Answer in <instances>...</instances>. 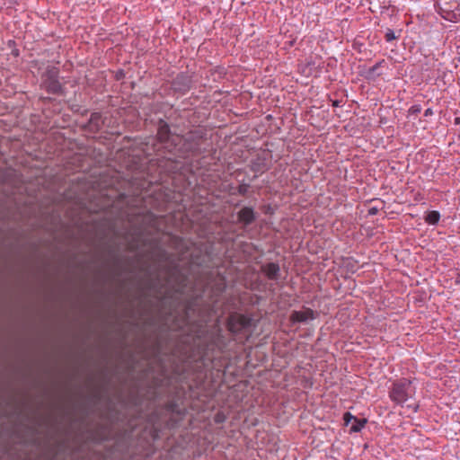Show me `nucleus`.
<instances>
[{"label": "nucleus", "instance_id": "dca6fc26", "mask_svg": "<svg viewBox=\"0 0 460 460\" xmlns=\"http://www.w3.org/2000/svg\"><path fill=\"white\" fill-rule=\"evenodd\" d=\"M366 423H367V420L366 419H358V418H356L355 420H354V423L350 427V431L351 432H359L364 428Z\"/></svg>", "mask_w": 460, "mask_h": 460}, {"label": "nucleus", "instance_id": "9d476101", "mask_svg": "<svg viewBox=\"0 0 460 460\" xmlns=\"http://www.w3.org/2000/svg\"><path fill=\"white\" fill-rule=\"evenodd\" d=\"M202 138H203L202 132H200V131L190 132L184 138L185 143L189 144L187 150L193 154L198 153L199 151V146H200Z\"/></svg>", "mask_w": 460, "mask_h": 460}, {"label": "nucleus", "instance_id": "7c9ffc66", "mask_svg": "<svg viewBox=\"0 0 460 460\" xmlns=\"http://www.w3.org/2000/svg\"><path fill=\"white\" fill-rule=\"evenodd\" d=\"M117 79H119L121 77V74L120 75H117Z\"/></svg>", "mask_w": 460, "mask_h": 460}, {"label": "nucleus", "instance_id": "423d86ee", "mask_svg": "<svg viewBox=\"0 0 460 460\" xmlns=\"http://www.w3.org/2000/svg\"><path fill=\"white\" fill-rule=\"evenodd\" d=\"M192 75L189 73L181 72L178 74L171 82V88L181 94L186 93L192 87Z\"/></svg>", "mask_w": 460, "mask_h": 460}, {"label": "nucleus", "instance_id": "b1692460", "mask_svg": "<svg viewBox=\"0 0 460 460\" xmlns=\"http://www.w3.org/2000/svg\"><path fill=\"white\" fill-rule=\"evenodd\" d=\"M379 212V208L376 207H372L368 209V215L374 216L376 215Z\"/></svg>", "mask_w": 460, "mask_h": 460}, {"label": "nucleus", "instance_id": "393cba45", "mask_svg": "<svg viewBox=\"0 0 460 460\" xmlns=\"http://www.w3.org/2000/svg\"><path fill=\"white\" fill-rule=\"evenodd\" d=\"M433 114L432 109L429 108L424 111V116L428 117Z\"/></svg>", "mask_w": 460, "mask_h": 460}, {"label": "nucleus", "instance_id": "cd10ccee", "mask_svg": "<svg viewBox=\"0 0 460 460\" xmlns=\"http://www.w3.org/2000/svg\"><path fill=\"white\" fill-rule=\"evenodd\" d=\"M216 421H221V417H219L218 415L217 416L216 418Z\"/></svg>", "mask_w": 460, "mask_h": 460}, {"label": "nucleus", "instance_id": "2eb2a0df", "mask_svg": "<svg viewBox=\"0 0 460 460\" xmlns=\"http://www.w3.org/2000/svg\"><path fill=\"white\" fill-rule=\"evenodd\" d=\"M226 279L224 277L220 278L213 286V291L217 296L221 295L226 289Z\"/></svg>", "mask_w": 460, "mask_h": 460}, {"label": "nucleus", "instance_id": "39448f33", "mask_svg": "<svg viewBox=\"0 0 460 460\" xmlns=\"http://www.w3.org/2000/svg\"><path fill=\"white\" fill-rule=\"evenodd\" d=\"M156 137L160 143L165 145L166 148L175 147L178 142L181 141L179 136L172 135L168 123L164 119H160L158 122ZM169 151H171V149H169Z\"/></svg>", "mask_w": 460, "mask_h": 460}, {"label": "nucleus", "instance_id": "9b49d317", "mask_svg": "<svg viewBox=\"0 0 460 460\" xmlns=\"http://www.w3.org/2000/svg\"><path fill=\"white\" fill-rule=\"evenodd\" d=\"M261 271L270 280H278L280 275L279 265L276 262H269L262 265Z\"/></svg>", "mask_w": 460, "mask_h": 460}, {"label": "nucleus", "instance_id": "ddd939ff", "mask_svg": "<svg viewBox=\"0 0 460 460\" xmlns=\"http://www.w3.org/2000/svg\"><path fill=\"white\" fill-rule=\"evenodd\" d=\"M145 245V242L143 240V234L141 230H136L132 234V238L128 243V249L130 252L137 251L140 246Z\"/></svg>", "mask_w": 460, "mask_h": 460}, {"label": "nucleus", "instance_id": "bb28decb", "mask_svg": "<svg viewBox=\"0 0 460 460\" xmlns=\"http://www.w3.org/2000/svg\"><path fill=\"white\" fill-rule=\"evenodd\" d=\"M418 408H419V406H418V405H415V406L413 407V411H418Z\"/></svg>", "mask_w": 460, "mask_h": 460}, {"label": "nucleus", "instance_id": "f3484780", "mask_svg": "<svg viewBox=\"0 0 460 460\" xmlns=\"http://www.w3.org/2000/svg\"><path fill=\"white\" fill-rule=\"evenodd\" d=\"M441 17L449 22H456V14L453 11H446L442 8L438 11Z\"/></svg>", "mask_w": 460, "mask_h": 460}, {"label": "nucleus", "instance_id": "c85d7f7f", "mask_svg": "<svg viewBox=\"0 0 460 460\" xmlns=\"http://www.w3.org/2000/svg\"><path fill=\"white\" fill-rule=\"evenodd\" d=\"M216 421H221V417H219L218 415L217 416L216 418Z\"/></svg>", "mask_w": 460, "mask_h": 460}, {"label": "nucleus", "instance_id": "412c9836", "mask_svg": "<svg viewBox=\"0 0 460 460\" xmlns=\"http://www.w3.org/2000/svg\"><path fill=\"white\" fill-rule=\"evenodd\" d=\"M385 63V60H381L377 63H376L373 66H371L369 69H368V73L369 74H374L380 66H382V65Z\"/></svg>", "mask_w": 460, "mask_h": 460}, {"label": "nucleus", "instance_id": "7ed1b4c3", "mask_svg": "<svg viewBox=\"0 0 460 460\" xmlns=\"http://www.w3.org/2000/svg\"><path fill=\"white\" fill-rule=\"evenodd\" d=\"M415 394V387L408 378H402L393 383L389 390L390 399L396 404L402 405Z\"/></svg>", "mask_w": 460, "mask_h": 460}, {"label": "nucleus", "instance_id": "a878e982", "mask_svg": "<svg viewBox=\"0 0 460 460\" xmlns=\"http://www.w3.org/2000/svg\"><path fill=\"white\" fill-rule=\"evenodd\" d=\"M340 105H341V101L336 100V101L332 102L333 107H339Z\"/></svg>", "mask_w": 460, "mask_h": 460}, {"label": "nucleus", "instance_id": "f03ea898", "mask_svg": "<svg viewBox=\"0 0 460 460\" xmlns=\"http://www.w3.org/2000/svg\"><path fill=\"white\" fill-rule=\"evenodd\" d=\"M254 328L253 319L239 313H233L227 319V329L236 341L242 343L247 341Z\"/></svg>", "mask_w": 460, "mask_h": 460}, {"label": "nucleus", "instance_id": "f8f14e48", "mask_svg": "<svg viewBox=\"0 0 460 460\" xmlns=\"http://www.w3.org/2000/svg\"><path fill=\"white\" fill-rule=\"evenodd\" d=\"M103 121L102 119V114L100 112H93L90 116L89 121L86 128L91 132H98L102 127Z\"/></svg>", "mask_w": 460, "mask_h": 460}, {"label": "nucleus", "instance_id": "0eeeda50", "mask_svg": "<svg viewBox=\"0 0 460 460\" xmlns=\"http://www.w3.org/2000/svg\"><path fill=\"white\" fill-rule=\"evenodd\" d=\"M270 155L265 152L258 154L250 164V169L256 173H263L270 168Z\"/></svg>", "mask_w": 460, "mask_h": 460}, {"label": "nucleus", "instance_id": "2f4dec72", "mask_svg": "<svg viewBox=\"0 0 460 460\" xmlns=\"http://www.w3.org/2000/svg\"><path fill=\"white\" fill-rule=\"evenodd\" d=\"M53 460V459H52Z\"/></svg>", "mask_w": 460, "mask_h": 460}, {"label": "nucleus", "instance_id": "6e6552de", "mask_svg": "<svg viewBox=\"0 0 460 460\" xmlns=\"http://www.w3.org/2000/svg\"><path fill=\"white\" fill-rule=\"evenodd\" d=\"M237 222L243 227H246L255 222L257 218V213L252 207H243L237 212Z\"/></svg>", "mask_w": 460, "mask_h": 460}, {"label": "nucleus", "instance_id": "1a4fd4ad", "mask_svg": "<svg viewBox=\"0 0 460 460\" xmlns=\"http://www.w3.org/2000/svg\"><path fill=\"white\" fill-rule=\"evenodd\" d=\"M315 318L314 311L308 307H303L301 311H292L289 315V321L291 323H304L309 320Z\"/></svg>", "mask_w": 460, "mask_h": 460}, {"label": "nucleus", "instance_id": "f257e3e1", "mask_svg": "<svg viewBox=\"0 0 460 460\" xmlns=\"http://www.w3.org/2000/svg\"><path fill=\"white\" fill-rule=\"evenodd\" d=\"M157 261L165 262L161 270L165 273V283H160V274L148 279L145 282V289L153 292V296L160 305L159 315L164 322L170 320L176 311L177 294H181L187 286L188 278L182 272L180 264L171 259V255L164 249L156 253Z\"/></svg>", "mask_w": 460, "mask_h": 460}, {"label": "nucleus", "instance_id": "6ab92c4d", "mask_svg": "<svg viewBox=\"0 0 460 460\" xmlns=\"http://www.w3.org/2000/svg\"><path fill=\"white\" fill-rule=\"evenodd\" d=\"M250 185L246 183L240 184L237 188L238 194L242 196H246L249 190Z\"/></svg>", "mask_w": 460, "mask_h": 460}, {"label": "nucleus", "instance_id": "c756f323", "mask_svg": "<svg viewBox=\"0 0 460 460\" xmlns=\"http://www.w3.org/2000/svg\"><path fill=\"white\" fill-rule=\"evenodd\" d=\"M458 123H460V119H459V118H456V124H458Z\"/></svg>", "mask_w": 460, "mask_h": 460}, {"label": "nucleus", "instance_id": "20e7f679", "mask_svg": "<svg viewBox=\"0 0 460 460\" xmlns=\"http://www.w3.org/2000/svg\"><path fill=\"white\" fill-rule=\"evenodd\" d=\"M59 68L55 66H48L41 75V87L49 93L58 94L62 92V84L58 81Z\"/></svg>", "mask_w": 460, "mask_h": 460}, {"label": "nucleus", "instance_id": "4be33fe9", "mask_svg": "<svg viewBox=\"0 0 460 460\" xmlns=\"http://www.w3.org/2000/svg\"><path fill=\"white\" fill-rule=\"evenodd\" d=\"M356 417H354L353 415H351V413L349 412H345L344 415H343V420H344V422L346 425H349V423L351 421V420H355Z\"/></svg>", "mask_w": 460, "mask_h": 460}, {"label": "nucleus", "instance_id": "aec40b11", "mask_svg": "<svg viewBox=\"0 0 460 460\" xmlns=\"http://www.w3.org/2000/svg\"><path fill=\"white\" fill-rule=\"evenodd\" d=\"M397 37L395 36L394 32L393 30L391 29H387L386 30V32H385V39L386 41L390 42L394 40H395Z\"/></svg>", "mask_w": 460, "mask_h": 460}, {"label": "nucleus", "instance_id": "a211bd4d", "mask_svg": "<svg viewBox=\"0 0 460 460\" xmlns=\"http://www.w3.org/2000/svg\"><path fill=\"white\" fill-rule=\"evenodd\" d=\"M113 270L115 271L116 275H119L121 270H122L121 261H120V259L119 257L114 258V261H113Z\"/></svg>", "mask_w": 460, "mask_h": 460}, {"label": "nucleus", "instance_id": "5701e85b", "mask_svg": "<svg viewBox=\"0 0 460 460\" xmlns=\"http://www.w3.org/2000/svg\"><path fill=\"white\" fill-rule=\"evenodd\" d=\"M420 111H421V107L420 105H413L410 108L409 112L411 114L416 115V114L420 113Z\"/></svg>", "mask_w": 460, "mask_h": 460}, {"label": "nucleus", "instance_id": "4468645a", "mask_svg": "<svg viewBox=\"0 0 460 460\" xmlns=\"http://www.w3.org/2000/svg\"><path fill=\"white\" fill-rule=\"evenodd\" d=\"M440 219V214L438 211L432 210L427 213L424 220L429 225H437Z\"/></svg>", "mask_w": 460, "mask_h": 460}]
</instances>
